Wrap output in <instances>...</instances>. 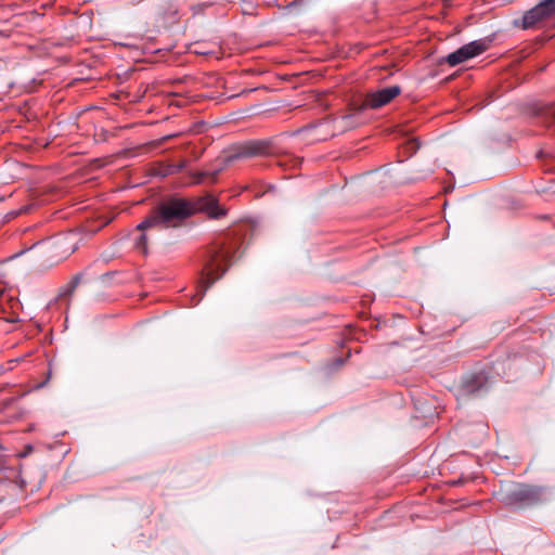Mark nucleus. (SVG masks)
Wrapping results in <instances>:
<instances>
[{
  "label": "nucleus",
  "instance_id": "ddd939ff",
  "mask_svg": "<svg viewBox=\"0 0 555 555\" xmlns=\"http://www.w3.org/2000/svg\"><path fill=\"white\" fill-rule=\"evenodd\" d=\"M81 279H82L81 273L74 275L65 289V294H67V295L73 294L74 291L76 289V287L79 285Z\"/></svg>",
  "mask_w": 555,
  "mask_h": 555
},
{
  "label": "nucleus",
  "instance_id": "7ed1b4c3",
  "mask_svg": "<svg viewBox=\"0 0 555 555\" xmlns=\"http://www.w3.org/2000/svg\"><path fill=\"white\" fill-rule=\"evenodd\" d=\"M274 146L272 140L259 139L250 140L233 146L228 155L229 162H235L242 158L269 156L273 154Z\"/></svg>",
  "mask_w": 555,
  "mask_h": 555
},
{
  "label": "nucleus",
  "instance_id": "1a4fd4ad",
  "mask_svg": "<svg viewBox=\"0 0 555 555\" xmlns=\"http://www.w3.org/2000/svg\"><path fill=\"white\" fill-rule=\"evenodd\" d=\"M535 118L545 126H552L555 124V105L554 104H541L535 106L533 111Z\"/></svg>",
  "mask_w": 555,
  "mask_h": 555
},
{
  "label": "nucleus",
  "instance_id": "4468645a",
  "mask_svg": "<svg viewBox=\"0 0 555 555\" xmlns=\"http://www.w3.org/2000/svg\"><path fill=\"white\" fill-rule=\"evenodd\" d=\"M418 147H420V144L416 139H412L406 142V150L410 153H415L418 150Z\"/></svg>",
  "mask_w": 555,
  "mask_h": 555
},
{
  "label": "nucleus",
  "instance_id": "aec40b11",
  "mask_svg": "<svg viewBox=\"0 0 555 555\" xmlns=\"http://www.w3.org/2000/svg\"><path fill=\"white\" fill-rule=\"evenodd\" d=\"M195 297H196V298H198V296H196V295H195ZM192 301H194V302H193L194 305H197V304H198V302H196V301H197V299H195V298H192Z\"/></svg>",
  "mask_w": 555,
  "mask_h": 555
},
{
  "label": "nucleus",
  "instance_id": "9b49d317",
  "mask_svg": "<svg viewBox=\"0 0 555 555\" xmlns=\"http://www.w3.org/2000/svg\"><path fill=\"white\" fill-rule=\"evenodd\" d=\"M220 171H221V169H217V170H212V171H210V170L201 171L197 175L198 181L199 182L209 181V182L214 183L217 181V178H218V175Z\"/></svg>",
  "mask_w": 555,
  "mask_h": 555
},
{
  "label": "nucleus",
  "instance_id": "39448f33",
  "mask_svg": "<svg viewBox=\"0 0 555 555\" xmlns=\"http://www.w3.org/2000/svg\"><path fill=\"white\" fill-rule=\"evenodd\" d=\"M489 48V41L487 39H479L472 41L463 47L459 48L456 51L450 53L447 56V63L450 66L459 65L469 59H473Z\"/></svg>",
  "mask_w": 555,
  "mask_h": 555
},
{
  "label": "nucleus",
  "instance_id": "f8f14e48",
  "mask_svg": "<svg viewBox=\"0 0 555 555\" xmlns=\"http://www.w3.org/2000/svg\"><path fill=\"white\" fill-rule=\"evenodd\" d=\"M541 4L543 5V9L548 18L555 16V0H543L541 1Z\"/></svg>",
  "mask_w": 555,
  "mask_h": 555
},
{
  "label": "nucleus",
  "instance_id": "dca6fc26",
  "mask_svg": "<svg viewBox=\"0 0 555 555\" xmlns=\"http://www.w3.org/2000/svg\"><path fill=\"white\" fill-rule=\"evenodd\" d=\"M5 487V483L0 480V501L4 498V491L3 488Z\"/></svg>",
  "mask_w": 555,
  "mask_h": 555
},
{
  "label": "nucleus",
  "instance_id": "0eeeda50",
  "mask_svg": "<svg viewBox=\"0 0 555 555\" xmlns=\"http://www.w3.org/2000/svg\"><path fill=\"white\" fill-rule=\"evenodd\" d=\"M401 93L399 86H390L378 89L376 91L369 92L365 98L363 105L366 108L377 109L395 100Z\"/></svg>",
  "mask_w": 555,
  "mask_h": 555
},
{
  "label": "nucleus",
  "instance_id": "f257e3e1",
  "mask_svg": "<svg viewBox=\"0 0 555 555\" xmlns=\"http://www.w3.org/2000/svg\"><path fill=\"white\" fill-rule=\"evenodd\" d=\"M205 212L211 219H220L227 215V210L218 205L212 195L198 197L170 196L163 199L138 224L139 230L178 228L186 219Z\"/></svg>",
  "mask_w": 555,
  "mask_h": 555
},
{
  "label": "nucleus",
  "instance_id": "2eb2a0df",
  "mask_svg": "<svg viewBox=\"0 0 555 555\" xmlns=\"http://www.w3.org/2000/svg\"><path fill=\"white\" fill-rule=\"evenodd\" d=\"M184 167V163H181L180 165L178 166H170L165 175H169V173H175V172H179L180 170H182V168Z\"/></svg>",
  "mask_w": 555,
  "mask_h": 555
},
{
  "label": "nucleus",
  "instance_id": "20e7f679",
  "mask_svg": "<svg viewBox=\"0 0 555 555\" xmlns=\"http://www.w3.org/2000/svg\"><path fill=\"white\" fill-rule=\"evenodd\" d=\"M502 500L507 506L522 507L535 503L539 500V491L528 485H516L504 493Z\"/></svg>",
  "mask_w": 555,
  "mask_h": 555
},
{
  "label": "nucleus",
  "instance_id": "6ab92c4d",
  "mask_svg": "<svg viewBox=\"0 0 555 555\" xmlns=\"http://www.w3.org/2000/svg\"><path fill=\"white\" fill-rule=\"evenodd\" d=\"M4 289H5L4 284L0 283V296L3 294Z\"/></svg>",
  "mask_w": 555,
  "mask_h": 555
},
{
  "label": "nucleus",
  "instance_id": "6e6552de",
  "mask_svg": "<svg viewBox=\"0 0 555 555\" xmlns=\"http://www.w3.org/2000/svg\"><path fill=\"white\" fill-rule=\"evenodd\" d=\"M548 20L543 5L538 3L534 8L528 10L520 22L516 21L515 25L521 27L522 29H530L535 27L539 23Z\"/></svg>",
  "mask_w": 555,
  "mask_h": 555
},
{
  "label": "nucleus",
  "instance_id": "f03ea898",
  "mask_svg": "<svg viewBox=\"0 0 555 555\" xmlns=\"http://www.w3.org/2000/svg\"><path fill=\"white\" fill-rule=\"evenodd\" d=\"M238 249L240 242L236 238L227 237L215 242L207 250V259L197 286L196 302H199L206 291L225 273Z\"/></svg>",
  "mask_w": 555,
  "mask_h": 555
},
{
  "label": "nucleus",
  "instance_id": "9d476101",
  "mask_svg": "<svg viewBox=\"0 0 555 555\" xmlns=\"http://www.w3.org/2000/svg\"><path fill=\"white\" fill-rule=\"evenodd\" d=\"M147 230H139L138 227L135 228L137 236L133 238L134 246L137 249L141 250L143 254H146L147 251Z\"/></svg>",
  "mask_w": 555,
  "mask_h": 555
},
{
  "label": "nucleus",
  "instance_id": "423d86ee",
  "mask_svg": "<svg viewBox=\"0 0 555 555\" xmlns=\"http://www.w3.org/2000/svg\"><path fill=\"white\" fill-rule=\"evenodd\" d=\"M488 389V376L483 372L473 373L465 376L459 388V397H476Z\"/></svg>",
  "mask_w": 555,
  "mask_h": 555
},
{
  "label": "nucleus",
  "instance_id": "f3484780",
  "mask_svg": "<svg viewBox=\"0 0 555 555\" xmlns=\"http://www.w3.org/2000/svg\"><path fill=\"white\" fill-rule=\"evenodd\" d=\"M352 117H353L352 115H345V116L343 117L341 121L346 124V125H345L346 127H347V126H349L348 121H349L350 119H352Z\"/></svg>",
  "mask_w": 555,
  "mask_h": 555
},
{
  "label": "nucleus",
  "instance_id": "a211bd4d",
  "mask_svg": "<svg viewBox=\"0 0 555 555\" xmlns=\"http://www.w3.org/2000/svg\"><path fill=\"white\" fill-rule=\"evenodd\" d=\"M292 162H293V167H296V166H299L301 164L302 159H300L298 157H294L292 159Z\"/></svg>",
  "mask_w": 555,
  "mask_h": 555
}]
</instances>
